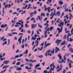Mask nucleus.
<instances>
[{
    "instance_id": "39448f33",
    "label": "nucleus",
    "mask_w": 73,
    "mask_h": 73,
    "mask_svg": "<svg viewBox=\"0 0 73 73\" xmlns=\"http://www.w3.org/2000/svg\"><path fill=\"white\" fill-rule=\"evenodd\" d=\"M53 12H52L50 16H52V17L50 18V20L52 19H53V16L55 15H56V10H54V13Z\"/></svg>"
},
{
    "instance_id": "2f4dec72",
    "label": "nucleus",
    "mask_w": 73,
    "mask_h": 73,
    "mask_svg": "<svg viewBox=\"0 0 73 73\" xmlns=\"http://www.w3.org/2000/svg\"><path fill=\"white\" fill-rule=\"evenodd\" d=\"M41 16H43L44 17H45V13H41V14L40 15Z\"/></svg>"
},
{
    "instance_id": "13d9d810",
    "label": "nucleus",
    "mask_w": 73,
    "mask_h": 73,
    "mask_svg": "<svg viewBox=\"0 0 73 73\" xmlns=\"http://www.w3.org/2000/svg\"><path fill=\"white\" fill-rule=\"evenodd\" d=\"M11 22L13 24H15V21L12 20Z\"/></svg>"
},
{
    "instance_id": "e433bc0d",
    "label": "nucleus",
    "mask_w": 73,
    "mask_h": 73,
    "mask_svg": "<svg viewBox=\"0 0 73 73\" xmlns=\"http://www.w3.org/2000/svg\"><path fill=\"white\" fill-rule=\"evenodd\" d=\"M65 47V45H64L62 48V50H63L64 52H65V49H64Z\"/></svg>"
},
{
    "instance_id": "4c0bfd02",
    "label": "nucleus",
    "mask_w": 73,
    "mask_h": 73,
    "mask_svg": "<svg viewBox=\"0 0 73 73\" xmlns=\"http://www.w3.org/2000/svg\"><path fill=\"white\" fill-rule=\"evenodd\" d=\"M21 69H22V68H21V67H19V68H18L17 69V70H21Z\"/></svg>"
},
{
    "instance_id": "4be33fe9",
    "label": "nucleus",
    "mask_w": 73,
    "mask_h": 73,
    "mask_svg": "<svg viewBox=\"0 0 73 73\" xmlns=\"http://www.w3.org/2000/svg\"><path fill=\"white\" fill-rule=\"evenodd\" d=\"M50 50H48V56H51L52 55V54H49V53H50Z\"/></svg>"
},
{
    "instance_id": "f257e3e1",
    "label": "nucleus",
    "mask_w": 73,
    "mask_h": 73,
    "mask_svg": "<svg viewBox=\"0 0 73 73\" xmlns=\"http://www.w3.org/2000/svg\"><path fill=\"white\" fill-rule=\"evenodd\" d=\"M44 7L45 11H46V10H47L48 11V12H49V13H50V9H51V8H50V7H48V8H46V5H44Z\"/></svg>"
},
{
    "instance_id": "ddd939ff",
    "label": "nucleus",
    "mask_w": 73,
    "mask_h": 73,
    "mask_svg": "<svg viewBox=\"0 0 73 73\" xmlns=\"http://www.w3.org/2000/svg\"><path fill=\"white\" fill-rule=\"evenodd\" d=\"M68 65V67L69 68H72L73 67V66H72V63H69Z\"/></svg>"
},
{
    "instance_id": "0eeeda50",
    "label": "nucleus",
    "mask_w": 73,
    "mask_h": 73,
    "mask_svg": "<svg viewBox=\"0 0 73 73\" xmlns=\"http://www.w3.org/2000/svg\"><path fill=\"white\" fill-rule=\"evenodd\" d=\"M61 41V40H59L58 39H57V40H56L55 43L56 44H57L58 45V44H60Z\"/></svg>"
},
{
    "instance_id": "423d86ee",
    "label": "nucleus",
    "mask_w": 73,
    "mask_h": 73,
    "mask_svg": "<svg viewBox=\"0 0 73 73\" xmlns=\"http://www.w3.org/2000/svg\"><path fill=\"white\" fill-rule=\"evenodd\" d=\"M62 29H63V27L62 26H61L60 27V28H58L57 29L58 31V32L59 33L61 32H62Z\"/></svg>"
},
{
    "instance_id": "c03bdc74",
    "label": "nucleus",
    "mask_w": 73,
    "mask_h": 73,
    "mask_svg": "<svg viewBox=\"0 0 73 73\" xmlns=\"http://www.w3.org/2000/svg\"><path fill=\"white\" fill-rule=\"evenodd\" d=\"M11 5H7V7L8 8H11Z\"/></svg>"
},
{
    "instance_id": "2eb2a0df",
    "label": "nucleus",
    "mask_w": 73,
    "mask_h": 73,
    "mask_svg": "<svg viewBox=\"0 0 73 73\" xmlns=\"http://www.w3.org/2000/svg\"><path fill=\"white\" fill-rule=\"evenodd\" d=\"M65 44V41L64 40L60 43V46H61L62 45H64Z\"/></svg>"
},
{
    "instance_id": "052dcab7",
    "label": "nucleus",
    "mask_w": 73,
    "mask_h": 73,
    "mask_svg": "<svg viewBox=\"0 0 73 73\" xmlns=\"http://www.w3.org/2000/svg\"><path fill=\"white\" fill-rule=\"evenodd\" d=\"M64 13H62V15L60 16V17H62L64 16Z\"/></svg>"
},
{
    "instance_id": "a19ab883",
    "label": "nucleus",
    "mask_w": 73,
    "mask_h": 73,
    "mask_svg": "<svg viewBox=\"0 0 73 73\" xmlns=\"http://www.w3.org/2000/svg\"><path fill=\"white\" fill-rule=\"evenodd\" d=\"M73 40V39H72V38H70L69 40L68 41H70V42H72V41Z\"/></svg>"
},
{
    "instance_id": "3c124183",
    "label": "nucleus",
    "mask_w": 73,
    "mask_h": 73,
    "mask_svg": "<svg viewBox=\"0 0 73 73\" xmlns=\"http://www.w3.org/2000/svg\"><path fill=\"white\" fill-rule=\"evenodd\" d=\"M69 15H70V16L69 17H71V18H72V17H73V15H72L70 13H69Z\"/></svg>"
},
{
    "instance_id": "f704fd0d",
    "label": "nucleus",
    "mask_w": 73,
    "mask_h": 73,
    "mask_svg": "<svg viewBox=\"0 0 73 73\" xmlns=\"http://www.w3.org/2000/svg\"><path fill=\"white\" fill-rule=\"evenodd\" d=\"M40 66V64H37V65H36L35 66V69H37V67H39V66Z\"/></svg>"
},
{
    "instance_id": "774afa93",
    "label": "nucleus",
    "mask_w": 73,
    "mask_h": 73,
    "mask_svg": "<svg viewBox=\"0 0 73 73\" xmlns=\"http://www.w3.org/2000/svg\"><path fill=\"white\" fill-rule=\"evenodd\" d=\"M43 73H48V71L46 70H45L44 72Z\"/></svg>"
},
{
    "instance_id": "5701e85b",
    "label": "nucleus",
    "mask_w": 73,
    "mask_h": 73,
    "mask_svg": "<svg viewBox=\"0 0 73 73\" xmlns=\"http://www.w3.org/2000/svg\"><path fill=\"white\" fill-rule=\"evenodd\" d=\"M55 50L56 52H57V51H60V49H59L58 48H57V47H56Z\"/></svg>"
},
{
    "instance_id": "680f3d73",
    "label": "nucleus",
    "mask_w": 73,
    "mask_h": 73,
    "mask_svg": "<svg viewBox=\"0 0 73 73\" xmlns=\"http://www.w3.org/2000/svg\"><path fill=\"white\" fill-rule=\"evenodd\" d=\"M29 62H31L32 63H33V60H29Z\"/></svg>"
},
{
    "instance_id": "864d4df0",
    "label": "nucleus",
    "mask_w": 73,
    "mask_h": 73,
    "mask_svg": "<svg viewBox=\"0 0 73 73\" xmlns=\"http://www.w3.org/2000/svg\"><path fill=\"white\" fill-rule=\"evenodd\" d=\"M35 20V19L34 17H32L31 19V21H33Z\"/></svg>"
},
{
    "instance_id": "f8f14e48",
    "label": "nucleus",
    "mask_w": 73,
    "mask_h": 73,
    "mask_svg": "<svg viewBox=\"0 0 73 73\" xmlns=\"http://www.w3.org/2000/svg\"><path fill=\"white\" fill-rule=\"evenodd\" d=\"M5 27H7V25L6 24H5V25H2L1 26V27L3 29L4 28H5Z\"/></svg>"
},
{
    "instance_id": "c85d7f7f",
    "label": "nucleus",
    "mask_w": 73,
    "mask_h": 73,
    "mask_svg": "<svg viewBox=\"0 0 73 73\" xmlns=\"http://www.w3.org/2000/svg\"><path fill=\"white\" fill-rule=\"evenodd\" d=\"M27 64L28 65H29L30 67L33 66V65L32 64V63H27Z\"/></svg>"
},
{
    "instance_id": "9b49d317",
    "label": "nucleus",
    "mask_w": 73,
    "mask_h": 73,
    "mask_svg": "<svg viewBox=\"0 0 73 73\" xmlns=\"http://www.w3.org/2000/svg\"><path fill=\"white\" fill-rule=\"evenodd\" d=\"M44 25H45V26H46V27L45 28V29H47L48 28V27H49V24L47 23H45L44 24Z\"/></svg>"
},
{
    "instance_id": "7ed1b4c3",
    "label": "nucleus",
    "mask_w": 73,
    "mask_h": 73,
    "mask_svg": "<svg viewBox=\"0 0 73 73\" xmlns=\"http://www.w3.org/2000/svg\"><path fill=\"white\" fill-rule=\"evenodd\" d=\"M64 22H65V25L66 24V23H67V22L68 21L66 20V19L67 20H68V19H69V17H67V15H66L65 17H64Z\"/></svg>"
},
{
    "instance_id": "4468645a",
    "label": "nucleus",
    "mask_w": 73,
    "mask_h": 73,
    "mask_svg": "<svg viewBox=\"0 0 73 73\" xmlns=\"http://www.w3.org/2000/svg\"><path fill=\"white\" fill-rule=\"evenodd\" d=\"M60 68H59L58 70H57V72H59L60 70H62V64L60 65Z\"/></svg>"
},
{
    "instance_id": "b1692460",
    "label": "nucleus",
    "mask_w": 73,
    "mask_h": 73,
    "mask_svg": "<svg viewBox=\"0 0 73 73\" xmlns=\"http://www.w3.org/2000/svg\"><path fill=\"white\" fill-rule=\"evenodd\" d=\"M50 53H52L53 54L54 53V49H53L51 51Z\"/></svg>"
},
{
    "instance_id": "69168bd1",
    "label": "nucleus",
    "mask_w": 73,
    "mask_h": 73,
    "mask_svg": "<svg viewBox=\"0 0 73 73\" xmlns=\"http://www.w3.org/2000/svg\"><path fill=\"white\" fill-rule=\"evenodd\" d=\"M48 50H47L46 53L45 54L46 56H47V54H48Z\"/></svg>"
},
{
    "instance_id": "c756f323",
    "label": "nucleus",
    "mask_w": 73,
    "mask_h": 73,
    "mask_svg": "<svg viewBox=\"0 0 73 73\" xmlns=\"http://www.w3.org/2000/svg\"><path fill=\"white\" fill-rule=\"evenodd\" d=\"M18 42H19V44H21V39H19Z\"/></svg>"
},
{
    "instance_id": "ea45409f",
    "label": "nucleus",
    "mask_w": 73,
    "mask_h": 73,
    "mask_svg": "<svg viewBox=\"0 0 73 73\" xmlns=\"http://www.w3.org/2000/svg\"><path fill=\"white\" fill-rule=\"evenodd\" d=\"M7 41H6L4 43H3V45H7Z\"/></svg>"
},
{
    "instance_id": "09e8293b",
    "label": "nucleus",
    "mask_w": 73,
    "mask_h": 73,
    "mask_svg": "<svg viewBox=\"0 0 73 73\" xmlns=\"http://www.w3.org/2000/svg\"><path fill=\"white\" fill-rule=\"evenodd\" d=\"M36 38H35L34 36H33L32 38V40H35Z\"/></svg>"
},
{
    "instance_id": "bf43d9fd",
    "label": "nucleus",
    "mask_w": 73,
    "mask_h": 73,
    "mask_svg": "<svg viewBox=\"0 0 73 73\" xmlns=\"http://www.w3.org/2000/svg\"><path fill=\"white\" fill-rule=\"evenodd\" d=\"M38 57H39V58H42V57H43V56L42 55H40L38 56Z\"/></svg>"
},
{
    "instance_id": "9d476101",
    "label": "nucleus",
    "mask_w": 73,
    "mask_h": 73,
    "mask_svg": "<svg viewBox=\"0 0 73 73\" xmlns=\"http://www.w3.org/2000/svg\"><path fill=\"white\" fill-rule=\"evenodd\" d=\"M16 24H17V25H19H19H21V27L22 28H23L24 26L23 25L21 24V23L16 22Z\"/></svg>"
},
{
    "instance_id": "37998d69",
    "label": "nucleus",
    "mask_w": 73,
    "mask_h": 73,
    "mask_svg": "<svg viewBox=\"0 0 73 73\" xmlns=\"http://www.w3.org/2000/svg\"><path fill=\"white\" fill-rule=\"evenodd\" d=\"M15 3L17 2L18 3H20V1H19V0H15Z\"/></svg>"
},
{
    "instance_id": "8fccbe9b",
    "label": "nucleus",
    "mask_w": 73,
    "mask_h": 73,
    "mask_svg": "<svg viewBox=\"0 0 73 73\" xmlns=\"http://www.w3.org/2000/svg\"><path fill=\"white\" fill-rule=\"evenodd\" d=\"M38 19H39V20H40V21H41V18L40 17V16H38Z\"/></svg>"
},
{
    "instance_id": "de8ad7c7",
    "label": "nucleus",
    "mask_w": 73,
    "mask_h": 73,
    "mask_svg": "<svg viewBox=\"0 0 73 73\" xmlns=\"http://www.w3.org/2000/svg\"><path fill=\"white\" fill-rule=\"evenodd\" d=\"M50 45V44L48 43L46 44V46H44V47H47L48 46H49Z\"/></svg>"
},
{
    "instance_id": "20e7f679",
    "label": "nucleus",
    "mask_w": 73,
    "mask_h": 73,
    "mask_svg": "<svg viewBox=\"0 0 73 73\" xmlns=\"http://www.w3.org/2000/svg\"><path fill=\"white\" fill-rule=\"evenodd\" d=\"M45 30L46 31H44V34L45 35L44 37H47V35H46L47 31H49L50 30V28H48L47 29H45Z\"/></svg>"
},
{
    "instance_id": "6ab92c4d",
    "label": "nucleus",
    "mask_w": 73,
    "mask_h": 73,
    "mask_svg": "<svg viewBox=\"0 0 73 73\" xmlns=\"http://www.w3.org/2000/svg\"><path fill=\"white\" fill-rule=\"evenodd\" d=\"M9 65H5L3 68V69H4V68H9Z\"/></svg>"
},
{
    "instance_id": "393cba45",
    "label": "nucleus",
    "mask_w": 73,
    "mask_h": 73,
    "mask_svg": "<svg viewBox=\"0 0 73 73\" xmlns=\"http://www.w3.org/2000/svg\"><path fill=\"white\" fill-rule=\"evenodd\" d=\"M60 11H58L56 13V15H57L58 16H60ZM56 14L55 15H56Z\"/></svg>"
},
{
    "instance_id": "5fc2aeb1",
    "label": "nucleus",
    "mask_w": 73,
    "mask_h": 73,
    "mask_svg": "<svg viewBox=\"0 0 73 73\" xmlns=\"http://www.w3.org/2000/svg\"><path fill=\"white\" fill-rule=\"evenodd\" d=\"M66 35H64L63 38L64 39H66Z\"/></svg>"
},
{
    "instance_id": "49530a36",
    "label": "nucleus",
    "mask_w": 73,
    "mask_h": 73,
    "mask_svg": "<svg viewBox=\"0 0 73 73\" xmlns=\"http://www.w3.org/2000/svg\"><path fill=\"white\" fill-rule=\"evenodd\" d=\"M33 12H31L30 13V16H31V17H32V16H33V15H33Z\"/></svg>"
},
{
    "instance_id": "0e129e2a",
    "label": "nucleus",
    "mask_w": 73,
    "mask_h": 73,
    "mask_svg": "<svg viewBox=\"0 0 73 73\" xmlns=\"http://www.w3.org/2000/svg\"><path fill=\"white\" fill-rule=\"evenodd\" d=\"M15 34H16V35H17V33L16 32L12 33V35H15Z\"/></svg>"
},
{
    "instance_id": "a211bd4d",
    "label": "nucleus",
    "mask_w": 73,
    "mask_h": 73,
    "mask_svg": "<svg viewBox=\"0 0 73 73\" xmlns=\"http://www.w3.org/2000/svg\"><path fill=\"white\" fill-rule=\"evenodd\" d=\"M36 42L35 44H36V45H35V46H37L38 44V41L37 40H36Z\"/></svg>"
},
{
    "instance_id": "dca6fc26",
    "label": "nucleus",
    "mask_w": 73,
    "mask_h": 73,
    "mask_svg": "<svg viewBox=\"0 0 73 73\" xmlns=\"http://www.w3.org/2000/svg\"><path fill=\"white\" fill-rule=\"evenodd\" d=\"M8 62H9V61H5L4 62V64H6V65H8Z\"/></svg>"
},
{
    "instance_id": "a18cd8bd",
    "label": "nucleus",
    "mask_w": 73,
    "mask_h": 73,
    "mask_svg": "<svg viewBox=\"0 0 73 73\" xmlns=\"http://www.w3.org/2000/svg\"><path fill=\"white\" fill-rule=\"evenodd\" d=\"M25 27L26 28H28V27H29V25H28V24L27 23L25 24Z\"/></svg>"
},
{
    "instance_id": "6e6552de",
    "label": "nucleus",
    "mask_w": 73,
    "mask_h": 73,
    "mask_svg": "<svg viewBox=\"0 0 73 73\" xmlns=\"http://www.w3.org/2000/svg\"><path fill=\"white\" fill-rule=\"evenodd\" d=\"M64 22H61V23H60L58 25V27H63V26H64Z\"/></svg>"
},
{
    "instance_id": "7c9ffc66",
    "label": "nucleus",
    "mask_w": 73,
    "mask_h": 73,
    "mask_svg": "<svg viewBox=\"0 0 73 73\" xmlns=\"http://www.w3.org/2000/svg\"><path fill=\"white\" fill-rule=\"evenodd\" d=\"M23 21V19H21V21H18L19 23H21H21L22 24H23V23H24V21ZM22 21V22H21Z\"/></svg>"
},
{
    "instance_id": "c9c22d12",
    "label": "nucleus",
    "mask_w": 73,
    "mask_h": 73,
    "mask_svg": "<svg viewBox=\"0 0 73 73\" xmlns=\"http://www.w3.org/2000/svg\"><path fill=\"white\" fill-rule=\"evenodd\" d=\"M27 7H28V5H26L25 7H22V9H26Z\"/></svg>"
},
{
    "instance_id": "aec40b11",
    "label": "nucleus",
    "mask_w": 73,
    "mask_h": 73,
    "mask_svg": "<svg viewBox=\"0 0 73 73\" xmlns=\"http://www.w3.org/2000/svg\"><path fill=\"white\" fill-rule=\"evenodd\" d=\"M59 62L61 63H62V62H64V63H65V60H64L62 59L61 61Z\"/></svg>"
},
{
    "instance_id": "58836bf2",
    "label": "nucleus",
    "mask_w": 73,
    "mask_h": 73,
    "mask_svg": "<svg viewBox=\"0 0 73 73\" xmlns=\"http://www.w3.org/2000/svg\"><path fill=\"white\" fill-rule=\"evenodd\" d=\"M59 4L60 5H62L63 4V2L62 1H60L59 2Z\"/></svg>"
},
{
    "instance_id": "72a5a7b5",
    "label": "nucleus",
    "mask_w": 73,
    "mask_h": 73,
    "mask_svg": "<svg viewBox=\"0 0 73 73\" xmlns=\"http://www.w3.org/2000/svg\"><path fill=\"white\" fill-rule=\"evenodd\" d=\"M5 8H4V7L3 8L2 13H3L4 14H5Z\"/></svg>"
},
{
    "instance_id": "cd10ccee",
    "label": "nucleus",
    "mask_w": 73,
    "mask_h": 73,
    "mask_svg": "<svg viewBox=\"0 0 73 73\" xmlns=\"http://www.w3.org/2000/svg\"><path fill=\"white\" fill-rule=\"evenodd\" d=\"M39 31L40 32H41V29H39L37 30L36 31V32H37L38 35H39V32H38Z\"/></svg>"
},
{
    "instance_id": "473e14b6",
    "label": "nucleus",
    "mask_w": 73,
    "mask_h": 73,
    "mask_svg": "<svg viewBox=\"0 0 73 73\" xmlns=\"http://www.w3.org/2000/svg\"><path fill=\"white\" fill-rule=\"evenodd\" d=\"M28 50H26L25 52L23 53V54H27L28 53Z\"/></svg>"
},
{
    "instance_id": "f3484780",
    "label": "nucleus",
    "mask_w": 73,
    "mask_h": 73,
    "mask_svg": "<svg viewBox=\"0 0 73 73\" xmlns=\"http://www.w3.org/2000/svg\"><path fill=\"white\" fill-rule=\"evenodd\" d=\"M51 1H52L51 0H48L47 2H46V3L47 4H49L51 3Z\"/></svg>"
},
{
    "instance_id": "e2e57ef3",
    "label": "nucleus",
    "mask_w": 73,
    "mask_h": 73,
    "mask_svg": "<svg viewBox=\"0 0 73 73\" xmlns=\"http://www.w3.org/2000/svg\"><path fill=\"white\" fill-rule=\"evenodd\" d=\"M19 52V49H18L16 52L15 53H17Z\"/></svg>"
},
{
    "instance_id": "a878e982",
    "label": "nucleus",
    "mask_w": 73,
    "mask_h": 73,
    "mask_svg": "<svg viewBox=\"0 0 73 73\" xmlns=\"http://www.w3.org/2000/svg\"><path fill=\"white\" fill-rule=\"evenodd\" d=\"M31 26L32 29L34 28H35V24H32L31 25Z\"/></svg>"
},
{
    "instance_id": "79ce46f5",
    "label": "nucleus",
    "mask_w": 73,
    "mask_h": 73,
    "mask_svg": "<svg viewBox=\"0 0 73 73\" xmlns=\"http://www.w3.org/2000/svg\"><path fill=\"white\" fill-rule=\"evenodd\" d=\"M6 70H7V68H5V70H4V71H2L1 72V73H5V71H6Z\"/></svg>"
},
{
    "instance_id": "bb28decb",
    "label": "nucleus",
    "mask_w": 73,
    "mask_h": 73,
    "mask_svg": "<svg viewBox=\"0 0 73 73\" xmlns=\"http://www.w3.org/2000/svg\"><path fill=\"white\" fill-rule=\"evenodd\" d=\"M58 57L60 58V60L62 59V57H61V54H59L58 55Z\"/></svg>"
},
{
    "instance_id": "4d7b16f0",
    "label": "nucleus",
    "mask_w": 73,
    "mask_h": 73,
    "mask_svg": "<svg viewBox=\"0 0 73 73\" xmlns=\"http://www.w3.org/2000/svg\"><path fill=\"white\" fill-rule=\"evenodd\" d=\"M32 73H36V70H34Z\"/></svg>"
},
{
    "instance_id": "1a4fd4ad",
    "label": "nucleus",
    "mask_w": 73,
    "mask_h": 73,
    "mask_svg": "<svg viewBox=\"0 0 73 73\" xmlns=\"http://www.w3.org/2000/svg\"><path fill=\"white\" fill-rule=\"evenodd\" d=\"M23 54H20L19 55H18L15 56V58H18V57H21V56H23Z\"/></svg>"
},
{
    "instance_id": "412c9836",
    "label": "nucleus",
    "mask_w": 73,
    "mask_h": 73,
    "mask_svg": "<svg viewBox=\"0 0 73 73\" xmlns=\"http://www.w3.org/2000/svg\"><path fill=\"white\" fill-rule=\"evenodd\" d=\"M4 5H5V9H7V7H8V5H7L6 4V2H4Z\"/></svg>"
},
{
    "instance_id": "338daca9",
    "label": "nucleus",
    "mask_w": 73,
    "mask_h": 73,
    "mask_svg": "<svg viewBox=\"0 0 73 73\" xmlns=\"http://www.w3.org/2000/svg\"><path fill=\"white\" fill-rule=\"evenodd\" d=\"M70 51L72 52V53L73 52V49H70Z\"/></svg>"
},
{
    "instance_id": "6e6d98bb",
    "label": "nucleus",
    "mask_w": 73,
    "mask_h": 73,
    "mask_svg": "<svg viewBox=\"0 0 73 73\" xmlns=\"http://www.w3.org/2000/svg\"><path fill=\"white\" fill-rule=\"evenodd\" d=\"M33 13L35 15H36V14H37V11H34Z\"/></svg>"
},
{
    "instance_id": "f03ea898",
    "label": "nucleus",
    "mask_w": 73,
    "mask_h": 73,
    "mask_svg": "<svg viewBox=\"0 0 73 73\" xmlns=\"http://www.w3.org/2000/svg\"><path fill=\"white\" fill-rule=\"evenodd\" d=\"M54 65V63H53V64H51L50 65V69L52 71H53L54 69V68H55V66Z\"/></svg>"
},
{
    "instance_id": "603ef678",
    "label": "nucleus",
    "mask_w": 73,
    "mask_h": 73,
    "mask_svg": "<svg viewBox=\"0 0 73 73\" xmlns=\"http://www.w3.org/2000/svg\"><path fill=\"white\" fill-rule=\"evenodd\" d=\"M69 34H70V33H68V36H67V41H68L69 40Z\"/></svg>"
}]
</instances>
